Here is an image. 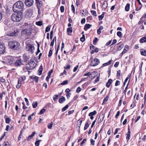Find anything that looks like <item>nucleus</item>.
<instances>
[{"instance_id": "f257e3e1", "label": "nucleus", "mask_w": 146, "mask_h": 146, "mask_svg": "<svg viewBox=\"0 0 146 146\" xmlns=\"http://www.w3.org/2000/svg\"><path fill=\"white\" fill-rule=\"evenodd\" d=\"M24 8V4L21 1H19L16 2L13 5V10L15 12H19L23 10Z\"/></svg>"}, {"instance_id": "f03ea898", "label": "nucleus", "mask_w": 146, "mask_h": 146, "mask_svg": "<svg viewBox=\"0 0 146 146\" xmlns=\"http://www.w3.org/2000/svg\"><path fill=\"white\" fill-rule=\"evenodd\" d=\"M8 45L11 49L15 50H18L21 47L19 43L15 40L10 41L9 42Z\"/></svg>"}, {"instance_id": "7ed1b4c3", "label": "nucleus", "mask_w": 146, "mask_h": 146, "mask_svg": "<svg viewBox=\"0 0 146 146\" xmlns=\"http://www.w3.org/2000/svg\"><path fill=\"white\" fill-rule=\"evenodd\" d=\"M11 20L14 22H19L21 20L22 17L20 13H16L13 14L11 16Z\"/></svg>"}, {"instance_id": "20e7f679", "label": "nucleus", "mask_w": 146, "mask_h": 146, "mask_svg": "<svg viewBox=\"0 0 146 146\" xmlns=\"http://www.w3.org/2000/svg\"><path fill=\"white\" fill-rule=\"evenodd\" d=\"M27 23H25L23 26V29L21 32V36L23 37H26L27 34Z\"/></svg>"}, {"instance_id": "39448f33", "label": "nucleus", "mask_w": 146, "mask_h": 146, "mask_svg": "<svg viewBox=\"0 0 146 146\" xmlns=\"http://www.w3.org/2000/svg\"><path fill=\"white\" fill-rule=\"evenodd\" d=\"M91 62L90 65L91 66H94L98 65L100 63V60L99 59L95 58L94 59L91 58Z\"/></svg>"}, {"instance_id": "423d86ee", "label": "nucleus", "mask_w": 146, "mask_h": 146, "mask_svg": "<svg viewBox=\"0 0 146 146\" xmlns=\"http://www.w3.org/2000/svg\"><path fill=\"white\" fill-rule=\"evenodd\" d=\"M6 62L8 64L11 65L14 62V58L11 56H8L6 58Z\"/></svg>"}, {"instance_id": "0eeeda50", "label": "nucleus", "mask_w": 146, "mask_h": 146, "mask_svg": "<svg viewBox=\"0 0 146 146\" xmlns=\"http://www.w3.org/2000/svg\"><path fill=\"white\" fill-rule=\"evenodd\" d=\"M28 65L29 66V67L28 66V70H31L35 68L36 66V64L34 61L31 60L30 62L28 63Z\"/></svg>"}, {"instance_id": "6e6552de", "label": "nucleus", "mask_w": 146, "mask_h": 146, "mask_svg": "<svg viewBox=\"0 0 146 146\" xmlns=\"http://www.w3.org/2000/svg\"><path fill=\"white\" fill-rule=\"evenodd\" d=\"M35 49L34 46L32 44H28V51L33 54L34 53Z\"/></svg>"}, {"instance_id": "1a4fd4ad", "label": "nucleus", "mask_w": 146, "mask_h": 146, "mask_svg": "<svg viewBox=\"0 0 146 146\" xmlns=\"http://www.w3.org/2000/svg\"><path fill=\"white\" fill-rule=\"evenodd\" d=\"M5 52V47L4 44L0 43V54H3Z\"/></svg>"}, {"instance_id": "9d476101", "label": "nucleus", "mask_w": 146, "mask_h": 146, "mask_svg": "<svg viewBox=\"0 0 146 146\" xmlns=\"http://www.w3.org/2000/svg\"><path fill=\"white\" fill-rule=\"evenodd\" d=\"M22 64L21 60L19 59L16 61L15 63V66H20Z\"/></svg>"}, {"instance_id": "9b49d317", "label": "nucleus", "mask_w": 146, "mask_h": 146, "mask_svg": "<svg viewBox=\"0 0 146 146\" xmlns=\"http://www.w3.org/2000/svg\"><path fill=\"white\" fill-rule=\"evenodd\" d=\"M19 32L18 30L17 29L15 30L11 34V36H16L19 34Z\"/></svg>"}, {"instance_id": "f8f14e48", "label": "nucleus", "mask_w": 146, "mask_h": 146, "mask_svg": "<svg viewBox=\"0 0 146 146\" xmlns=\"http://www.w3.org/2000/svg\"><path fill=\"white\" fill-rule=\"evenodd\" d=\"M36 5L37 8H40L42 6V3L41 1H36Z\"/></svg>"}, {"instance_id": "ddd939ff", "label": "nucleus", "mask_w": 146, "mask_h": 146, "mask_svg": "<svg viewBox=\"0 0 146 146\" xmlns=\"http://www.w3.org/2000/svg\"><path fill=\"white\" fill-rule=\"evenodd\" d=\"M66 99L65 97L63 96H62L59 99V102L60 103L62 104L65 101Z\"/></svg>"}, {"instance_id": "4468645a", "label": "nucleus", "mask_w": 146, "mask_h": 146, "mask_svg": "<svg viewBox=\"0 0 146 146\" xmlns=\"http://www.w3.org/2000/svg\"><path fill=\"white\" fill-rule=\"evenodd\" d=\"M33 27V25H29V31H28V35H30L31 34Z\"/></svg>"}, {"instance_id": "2eb2a0df", "label": "nucleus", "mask_w": 146, "mask_h": 146, "mask_svg": "<svg viewBox=\"0 0 146 146\" xmlns=\"http://www.w3.org/2000/svg\"><path fill=\"white\" fill-rule=\"evenodd\" d=\"M30 78L31 79L33 80L36 82L37 83L38 82V76H31Z\"/></svg>"}, {"instance_id": "dca6fc26", "label": "nucleus", "mask_w": 146, "mask_h": 146, "mask_svg": "<svg viewBox=\"0 0 146 146\" xmlns=\"http://www.w3.org/2000/svg\"><path fill=\"white\" fill-rule=\"evenodd\" d=\"M42 70H43L42 66V65H41L40 66V67L39 68V69L38 70V75H40L42 74Z\"/></svg>"}, {"instance_id": "f3484780", "label": "nucleus", "mask_w": 146, "mask_h": 146, "mask_svg": "<svg viewBox=\"0 0 146 146\" xmlns=\"http://www.w3.org/2000/svg\"><path fill=\"white\" fill-rule=\"evenodd\" d=\"M108 3L106 1H104L103 3L102 8L104 9H106Z\"/></svg>"}, {"instance_id": "a211bd4d", "label": "nucleus", "mask_w": 146, "mask_h": 146, "mask_svg": "<svg viewBox=\"0 0 146 146\" xmlns=\"http://www.w3.org/2000/svg\"><path fill=\"white\" fill-rule=\"evenodd\" d=\"M91 26L92 25H90L89 24H86L85 25L84 29V30L86 31L88 29L90 28Z\"/></svg>"}, {"instance_id": "6ab92c4d", "label": "nucleus", "mask_w": 146, "mask_h": 146, "mask_svg": "<svg viewBox=\"0 0 146 146\" xmlns=\"http://www.w3.org/2000/svg\"><path fill=\"white\" fill-rule=\"evenodd\" d=\"M140 52L142 55L144 56H146V50H145L143 49H141L140 50Z\"/></svg>"}, {"instance_id": "aec40b11", "label": "nucleus", "mask_w": 146, "mask_h": 146, "mask_svg": "<svg viewBox=\"0 0 146 146\" xmlns=\"http://www.w3.org/2000/svg\"><path fill=\"white\" fill-rule=\"evenodd\" d=\"M139 42L140 43L146 42V37H144L141 38L139 40Z\"/></svg>"}, {"instance_id": "412c9836", "label": "nucleus", "mask_w": 146, "mask_h": 146, "mask_svg": "<svg viewBox=\"0 0 146 146\" xmlns=\"http://www.w3.org/2000/svg\"><path fill=\"white\" fill-rule=\"evenodd\" d=\"M124 45L123 44H121L120 45L118 46L117 47V51H119L123 47Z\"/></svg>"}, {"instance_id": "4be33fe9", "label": "nucleus", "mask_w": 146, "mask_h": 146, "mask_svg": "<svg viewBox=\"0 0 146 146\" xmlns=\"http://www.w3.org/2000/svg\"><path fill=\"white\" fill-rule=\"evenodd\" d=\"M33 3V0H28V7L31 6Z\"/></svg>"}, {"instance_id": "5701e85b", "label": "nucleus", "mask_w": 146, "mask_h": 146, "mask_svg": "<svg viewBox=\"0 0 146 146\" xmlns=\"http://www.w3.org/2000/svg\"><path fill=\"white\" fill-rule=\"evenodd\" d=\"M112 60L111 59L109 60L108 62L105 63L103 64V66H105L108 65L110 64L111 62H112Z\"/></svg>"}, {"instance_id": "b1692460", "label": "nucleus", "mask_w": 146, "mask_h": 146, "mask_svg": "<svg viewBox=\"0 0 146 146\" xmlns=\"http://www.w3.org/2000/svg\"><path fill=\"white\" fill-rule=\"evenodd\" d=\"M129 7L130 4L129 3H127L125 7V10L127 11H128L129 9Z\"/></svg>"}, {"instance_id": "393cba45", "label": "nucleus", "mask_w": 146, "mask_h": 146, "mask_svg": "<svg viewBox=\"0 0 146 146\" xmlns=\"http://www.w3.org/2000/svg\"><path fill=\"white\" fill-rule=\"evenodd\" d=\"M96 111L95 110L92 112H91L89 114V116H92L96 114Z\"/></svg>"}, {"instance_id": "a878e982", "label": "nucleus", "mask_w": 146, "mask_h": 146, "mask_svg": "<svg viewBox=\"0 0 146 146\" xmlns=\"http://www.w3.org/2000/svg\"><path fill=\"white\" fill-rule=\"evenodd\" d=\"M104 13L103 12L102 15L98 16L99 20H102L103 19L104 16Z\"/></svg>"}, {"instance_id": "bb28decb", "label": "nucleus", "mask_w": 146, "mask_h": 146, "mask_svg": "<svg viewBox=\"0 0 146 146\" xmlns=\"http://www.w3.org/2000/svg\"><path fill=\"white\" fill-rule=\"evenodd\" d=\"M23 57L25 62H27V57L26 54L23 55Z\"/></svg>"}, {"instance_id": "cd10ccee", "label": "nucleus", "mask_w": 146, "mask_h": 146, "mask_svg": "<svg viewBox=\"0 0 146 146\" xmlns=\"http://www.w3.org/2000/svg\"><path fill=\"white\" fill-rule=\"evenodd\" d=\"M36 24L38 26H41L42 25V21H38L36 22Z\"/></svg>"}, {"instance_id": "c85d7f7f", "label": "nucleus", "mask_w": 146, "mask_h": 146, "mask_svg": "<svg viewBox=\"0 0 146 146\" xmlns=\"http://www.w3.org/2000/svg\"><path fill=\"white\" fill-rule=\"evenodd\" d=\"M38 103L37 102H33L32 104L33 107L34 108H35L37 106Z\"/></svg>"}, {"instance_id": "c756f323", "label": "nucleus", "mask_w": 146, "mask_h": 146, "mask_svg": "<svg viewBox=\"0 0 146 146\" xmlns=\"http://www.w3.org/2000/svg\"><path fill=\"white\" fill-rule=\"evenodd\" d=\"M35 134V132H33L30 135H29L28 137V139H31L33 137V136Z\"/></svg>"}, {"instance_id": "7c9ffc66", "label": "nucleus", "mask_w": 146, "mask_h": 146, "mask_svg": "<svg viewBox=\"0 0 146 146\" xmlns=\"http://www.w3.org/2000/svg\"><path fill=\"white\" fill-rule=\"evenodd\" d=\"M23 132V129H22L20 132V134L19 137H18V140L19 141L21 139V138L22 137V133Z\"/></svg>"}, {"instance_id": "2f4dec72", "label": "nucleus", "mask_w": 146, "mask_h": 146, "mask_svg": "<svg viewBox=\"0 0 146 146\" xmlns=\"http://www.w3.org/2000/svg\"><path fill=\"white\" fill-rule=\"evenodd\" d=\"M69 106L68 105H66L62 109V111H64L67 110Z\"/></svg>"}, {"instance_id": "473e14b6", "label": "nucleus", "mask_w": 146, "mask_h": 146, "mask_svg": "<svg viewBox=\"0 0 146 146\" xmlns=\"http://www.w3.org/2000/svg\"><path fill=\"white\" fill-rule=\"evenodd\" d=\"M96 72L95 71H94L90 73V72H88V73L85 74H84V76H89L90 75H92V74L93 73H95Z\"/></svg>"}, {"instance_id": "72a5a7b5", "label": "nucleus", "mask_w": 146, "mask_h": 146, "mask_svg": "<svg viewBox=\"0 0 146 146\" xmlns=\"http://www.w3.org/2000/svg\"><path fill=\"white\" fill-rule=\"evenodd\" d=\"M70 66L69 64H68L67 65H66L65 66H64V68L66 70H68L70 68Z\"/></svg>"}, {"instance_id": "f704fd0d", "label": "nucleus", "mask_w": 146, "mask_h": 146, "mask_svg": "<svg viewBox=\"0 0 146 146\" xmlns=\"http://www.w3.org/2000/svg\"><path fill=\"white\" fill-rule=\"evenodd\" d=\"M58 95H55L53 97V100L55 101H56L57 100V99H58Z\"/></svg>"}, {"instance_id": "c9c22d12", "label": "nucleus", "mask_w": 146, "mask_h": 146, "mask_svg": "<svg viewBox=\"0 0 146 146\" xmlns=\"http://www.w3.org/2000/svg\"><path fill=\"white\" fill-rule=\"evenodd\" d=\"M27 111L26 110H25L23 111V115L22 116V117H26L27 116Z\"/></svg>"}, {"instance_id": "e433bc0d", "label": "nucleus", "mask_w": 146, "mask_h": 146, "mask_svg": "<svg viewBox=\"0 0 146 146\" xmlns=\"http://www.w3.org/2000/svg\"><path fill=\"white\" fill-rule=\"evenodd\" d=\"M53 123L51 122L48 125V127L49 129H51L52 127Z\"/></svg>"}, {"instance_id": "4c0bfd02", "label": "nucleus", "mask_w": 146, "mask_h": 146, "mask_svg": "<svg viewBox=\"0 0 146 146\" xmlns=\"http://www.w3.org/2000/svg\"><path fill=\"white\" fill-rule=\"evenodd\" d=\"M68 83V81L67 80L64 81L62 82L61 83V85H65L67 84Z\"/></svg>"}, {"instance_id": "58836bf2", "label": "nucleus", "mask_w": 146, "mask_h": 146, "mask_svg": "<svg viewBox=\"0 0 146 146\" xmlns=\"http://www.w3.org/2000/svg\"><path fill=\"white\" fill-rule=\"evenodd\" d=\"M117 35L119 36L120 37H122V34L121 33L120 31H118L117 33Z\"/></svg>"}, {"instance_id": "ea45409f", "label": "nucleus", "mask_w": 146, "mask_h": 146, "mask_svg": "<svg viewBox=\"0 0 146 146\" xmlns=\"http://www.w3.org/2000/svg\"><path fill=\"white\" fill-rule=\"evenodd\" d=\"M67 31L70 33H72V28L71 27L68 28L67 29Z\"/></svg>"}, {"instance_id": "a19ab883", "label": "nucleus", "mask_w": 146, "mask_h": 146, "mask_svg": "<svg viewBox=\"0 0 146 146\" xmlns=\"http://www.w3.org/2000/svg\"><path fill=\"white\" fill-rule=\"evenodd\" d=\"M82 122V120H79L78 121L77 125L79 127H80V126H81Z\"/></svg>"}, {"instance_id": "79ce46f5", "label": "nucleus", "mask_w": 146, "mask_h": 146, "mask_svg": "<svg viewBox=\"0 0 146 146\" xmlns=\"http://www.w3.org/2000/svg\"><path fill=\"white\" fill-rule=\"evenodd\" d=\"M21 85V82H19V80H18V85L16 87L17 88H19L20 87Z\"/></svg>"}, {"instance_id": "37998d69", "label": "nucleus", "mask_w": 146, "mask_h": 146, "mask_svg": "<svg viewBox=\"0 0 146 146\" xmlns=\"http://www.w3.org/2000/svg\"><path fill=\"white\" fill-rule=\"evenodd\" d=\"M123 98V96L121 97L120 98V100H119V104H118V106H121V104L122 101V98Z\"/></svg>"}, {"instance_id": "c03bdc74", "label": "nucleus", "mask_w": 146, "mask_h": 146, "mask_svg": "<svg viewBox=\"0 0 146 146\" xmlns=\"http://www.w3.org/2000/svg\"><path fill=\"white\" fill-rule=\"evenodd\" d=\"M50 26H48L47 27H46L45 29V32H48L49 31L50 29Z\"/></svg>"}, {"instance_id": "a18cd8bd", "label": "nucleus", "mask_w": 146, "mask_h": 146, "mask_svg": "<svg viewBox=\"0 0 146 146\" xmlns=\"http://www.w3.org/2000/svg\"><path fill=\"white\" fill-rule=\"evenodd\" d=\"M91 12L92 13V15L95 16H96L97 14L96 11H95L92 10L91 11Z\"/></svg>"}, {"instance_id": "49530a36", "label": "nucleus", "mask_w": 146, "mask_h": 146, "mask_svg": "<svg viewBox=\"0 0 146 146\" xmlns=\"http://www.w3.org/2000/svg\"><path fill=\"white\" fill-rule=\"evenodd\" d=\"M40 141H41V140H38L36 141L35 143V145L36 146H39Z\"/></svg>"}, {"instance_id": "de8ad7c7", "label": "nucleus", "mask_w": 146, "mask_h": 146, "mask_svg": "<svg viewBox=\"0 0 146 146\" xmlns=\"http://www.w3.org/2000/svg\"><path fill=\"white\" fill-rule=\"evenodd\" d=\"M3 146H10V145L8 141H6L4 142Z\"/></svg>"}, {"instance_id": "09e8293b", "label": "nucleus", "mask_w": 146, "mask_h": 146, "mask_svg": "<svg viewBox=\"0 0 146 146\" xmlns=\"http://www.w3.org/2000/svg\"><path fill=\"white\" fill-rule=\"evenodd\" d=\"M11 120L9 118H6L5 119V121L6 123H9Z\"/></svg>"}, {"instance_id": "8fccbe9b", "label": "nucleus", "mask_w": 146, "mask_h": 146, "mask_svg": "<svg viewBox=\"0 0 146 146\" xmlns=\"http://www.w3.org/2000/svg\"><path fill=\"white\" fill-rule=\"evenodd\" d=\"M89 127V125L88 123H86L85 125V126L84 128V130H86Z\"/></svg>"}, {"instance_id": "3c124183", "label": "nucleus", "mask_w": 146, "mask_h": 146, "mask_svg": "<svg viewBox=\"0 0 146 146\" xmlns=\"http://www.w3.org/2000/svg\"><path fill=\"white\" fill-rule=\"evenodd\" d=\"M52 54V51L50 49L49 51L48 56L49 57H51Z\"/></svg>"}, {"instance_id": "603ef678", "label": "nucleus", "mask_w": 146, "mask_h": 146, "mask_svg": "<svg viewBox=\"0 0 146 146\" xmlns=\"http://www.w3.org/2000/svg\"><path fill=\"white\" fill-rule=\"evenodd\" d=\"M98 40V38L95 37L93 41V43L95 45L96 44V42H97Z\"/></svg>"}, {"instance_id": "864d4df0", "label": "nucleus", "mask_w": 146, "mask_h": 146, "mask_svg": "<svg viewBox=\"0 0 146 146\" xmlns=\"http://www.w3.org/2000/svg\"><path fill=\"white\" fill-rule=\"evenodd\" d=\"M120 84V82L118 80L116 81V82L115 84V86H117L119 85Z\"/></svg>"}, {"instance_id": "5fc2aeb1", "label": "nucleus", "mask_w": 146, "mask_h": 146, "mask_svg": "<svg viewBox=\"0 0 146 146\" xmlns=\"http://www.w3.org/2000/svg\"><path fill=\"white\" fill-rule=\"evenodd\" d=\"M104 118V117H103L102 118H101L100 117L98 119V122L99 123H101L103 120Z\"/></svg>"}, {"instance_id": "6e6d98bb", "label": "nucleus", "mask_w": 146, "mask_h": 146, "mask_svg": "<svg viewBox=\"0 0 146 146\" xmlns=\"http://www.w3.org/2000/svg\"><path fill=\"white\" fill-rule=\"evenodd\" d=\"M81 90V88L80 87H78L76 89L77 92L79 93Z\"/></svg>"}, {"instance_id": "4d7b16f0", "label": "nucleus", "mask_w": 146, "mask_h": 146, "mask_svg": "<svg viewBox=\"0 0 146 146\" xmlns=\"http://www.w3.org/2000/svg\"><path fill=\"white\" fill-rule=\"evenodd\" d=\"M108 98L107 96L105 98L103 101V104H105L108 101Z\"/></svg>"}, {"instance_id": "13d9d810", "label": "nucleus", "mask_w": 146, "mask_h": 146, "mask_svg": "<svg viewBox=\"0 0 146 146\" xmlns=\"http://www.w3.org/2000/svg\"><path fill=\"white\" fill-rule=\"evenodd\" d=\"M46 110L44 109H43L41 110L39 114H42Z\"/></svg>"}, {"instance_id": "bf43d9fd", "label": "nucleus", "mask_w": 146, "mask_h": 146, "mask_svg": "<svg viewBox=\"0 0 146 146\" xmlns=\"http://www.w3.org/2000/svg\"><path fill=\"white\" fill-rule=\"evenodd\" d=\"M60 10L61 12H63L64 11V7L63 6H61L60 7Z\"/></svg>"}, {"instance_id": "052dcab7", "label": "nucleus", "mask_w": 146, "mask_h": 146, "mask_svg": "<svg viewBox=\"0 0 146 146\" xmlns=\"http://www.w3.org/2000/svg\"><path fill=\"white\" fill-rule=\"evenodd\" d=\"M78 65L76 66L73 69V72H75L77 70L78 68Z\"/></svg>"}, {"instance_id": "680f3d73", "label": "nucleus", "mask_w": 146, "mask_h": 146, "mask_svg": "<svg viewBox=\"0 0 146 146\" xmlns=\"http://www.w3.org/2000/svg\"><path fill=\"white\" fill-rule=\"evenodd\" d=\"M72 10L73 13L75 12V8L73 5H71Z\"/></svg>"}, {"instance_id": "e2e57ef3", "label": "nucleus", "mask_w": 146, "mask_h": 146, "mask_svg": "<svg viewBox=\"0 0 146 146\" xmlns=\"http://www.w3.org/2000/svg\"><path fill=\"white\" fill-rule=\"evenodd\" d=\"M98 51V48H96L95 49L94 51H92V54H93L94 53V52H97Z\"/></svg>"}, {"instance_id": "0e129e2a", "label": "nucleus", "mask_w": 146, "mask_h": 146, "mask_svg": "<svg viewBox=\"0 0 146 146\" xmlns=\"http://www.w3.org/2000/svg\"><path fill=\"white\" fill-rule=\"evenodd\" d=\"M34 114V113H33V114H31L28 117V120H30L32 119V118L31 117H32V116Z\"/></svg>"}, {"instance_id": "69168bd1", "label": "nucleus", "mask_w": 146, "mask_h": 146, "mask_svg": "<svg viewBox=\"0 0 146 146\" xmlns=\"http://www.w3.org/2000/svg\"><path fill=\"white\" fill-rule=\"evenodd\" d=\"M5 79L3 78V77H0V81L2 82H5Z\"/></svg>"}, {"instance_id": "338daca9", "label": "nucleus", "mask_w": 146, "mask_h": 146, "mask_svg": "<svg viewBox=\"0 0 146 146\" xmlns=\"http://www.w3.org/2000/svg\"><path fill=\"white\" fill-rule=\"evenodd\" d=\"M54 39H53L51 42V44H50V46H53L54 43Z\"/></svg>"}, {"instance_id": "774afa93", "label": "nucleus", "mask_w": 146, "mask_h": 146, "mask_svg": "<svg viewBox=\"0 0 146 146\" xmlns=\"http://www.w3.org/2000/svg\"><path fill=\"white\" fill-rule=\"evenodd\" d=\"M119 64V62H116L115 64H114V66L115 67H117L118 66Z\"/></svg>"}]
</instances>
